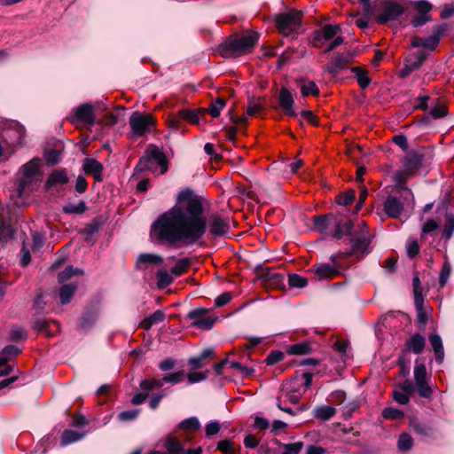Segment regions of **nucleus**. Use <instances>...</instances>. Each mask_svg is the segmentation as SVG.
Segmentation results:
<instances>
[{
  "label": "nucleus",
  "mask_w": 454,
  "mask_h": 454,
  "mask_svg": "<svg viewBox=\"0 0 454 454\" xmlns=\"http://www.w3.org/2000/svg\"><path fill=\"white\" fill-rule=\"evenodd\" d=\"M83 170L87 175H92L98 181H102L103 165L93 158H86L83 160Z\"/></svg>",
  "instance_id": "nucleus-24"
},
{
  "label": "nucleus",
  "mask_w": 454,
  "mask_h": 454,
  "mask_svg": "<svg viewBox=\"0 0 454 454\" xmlns=\"http://www.w3.org/2000/svg\"><path fill=\"white\" fill-rule=\"evenodd\" d=\"M21 353V349L15 345H7L0 351V365L8 363Z\"/></svg>",
  "instance_id": "nucleus-32"
},
{
  "label": "nucleus",
  "mask_w": 454,
  "mask_h": 454,
  "mask_svg": "<svg viewBox=\"0 0 454 454\" xmlns=\"http://www.w3.org/2000/svg\"><path fill=\"white\" fill-rule=\"evenodd\" d=\"M284 353L282 351H271L265 359L268 365H273L284 359Z\"/></svg>",
  "instance_id": "nucleus-62"
},
{
  "label": "nucleus",
  "mask_w": 454,
  "mask_h": 454,
  "mask_svg": "<svg viewBox=\"0 0 454 454\" xmlns=\"http://www.w3.org/2000/svg\"><path fill=\"white\" fill-rule=\"evenodd\" d=\"M21 173L22 175L42 178V173L40 171V160L35 158L23 165L21 168Z\"/></svg>",
  "instance_id": "nucleus-29"
},
{
  "label": "nucleus",
  "mask_w": 454,
  "mask_h": 454,
  "mask_svg": "<svg viewBox=\"0 0 454 454\" xmlns=\"http://www.w3.org/2000/svg\"><path fill=\"white\" fill-rule=\"evenodd\" d=\"M180 427L183 429L194 432V431H197L200 427V423L196 417H191L189 419H184L180 423Z\"/></svg>",
  "instance_id": "nucleus-51"
},
{
  "label": "nucleus",
  "mask_w": 454,
  "mask_h": 454,
  "mask_svg": "<svg viewBox=\"0 0 454 454\" xmlns=\"http://www.w3.org/2000/svg\"><path fill=\"white\" fill-rule=\"evenodd\" d=\"M139 412L140 411L138 409L123 411L118 415V419L121 422L133 421L137 418Z\"/></svg>",
  "instance_id": "nucleus-55"
},
{
  "label": "nucleus",
  "mask_w": 454,
  "mask_h": 454,
  "mask_svg": "<svg viewBox=\"0 0 454 454\" xmlns=\"http://www.w3.org/2000/svg\"><path fill=\"white\" fill-rule=\"evenodd\" d=\"M105 220L103 216L98 215L93 218L83 229V233L87 235H93L98 232L103 226Z\"/></svg>",
  "instance_id": "nucleus-39"
},
{
  "label": "nucleus",
  "mask_w": 454,
  "mask_h": 454,
  "mask_svg": "<svg viewBox=\"0 0 454 454\" xmlns=\"http://www.w3.org/2000/svg\"><path fill=\"white\" fill-rule=\"evenodd\" d=\"M335 412V408L330 405L317 406L313 410L314 417L322 420H328L332 419L334 416Z\"/></svg>",
  "instance_id": "nucleus-33"
},
{
  "label": "nucleus",
  "mask_w": 454,
  "mask_h": 454,
  "mask_svg": "<svg viewBox=\"0 0 454 454\" xmlns=\"http://www.w3.org/2000/svg\"><path fill=\"white\" fill-rule=\"evenodd\" d=\"M288 284L291 287L302 288L308 285V279L301 275L293 273L288 275Z\"/></svg>",
  "instance_id": "nucleus-48"
},
{
  "label": "nucleus",
  "mask_w": 454,
  "mask_h": 454,
  "mask_svg": "<svg viewBox=\"0 0 454 454\" xmlns=\"http://www.w3.org/2000/svg\"><path fill=\"white\" fill-rule=\"evenodd\" d=\"M179 116L183 120H185L192 124H196L200 121V117H199L198 114L190 109L179 111Z\"/></svg>",
  "instance_id": "nucleus-58"
},
{
  "label": "nucleus",
  "mask_w": 454,
  "mask_h": 454,
  "mask_svg": "<svg viewBox=\"0 0 454 454\" xmlns=\"http://www.w3.org/2000/svg\"><path fill=\"white\" fill-rule=\"evenodd\" d=\"M87 209V206L84 201H80L78 204H67L63 207V213L67 215H81Z\"/></svg>",
  "instance_id": "nucleus-41"
},
{
  "label": "nucleus",
  "mask_w": 454,
  "mask_h": 454,
  "mask_svg": "<svg viewBox=\"0 0 454 454\" xmlns=\"http://www.w3.org/2000/svg\"><path fill=\"white\" fill-rule=\"evenodd\" d=\"M233 442L230 440H222L217 444V450L223 454H233Z\"/></svg>",
  "instance_id": "nucleus-64"
},
{
  "label": "nucleus",
  "mask_w": 454,
  "mask_h": 454,
  "mask_svg": "<svg viewBox=\"0 0 454 454\" xmlns=\"http://www.w3.org/2000/svg\"><path fill=\"white\" fill-rule=\"evenodd\" d=\"M411 175L412 173L406 171L405 168H403V170L396 171L394 175V179L397 185L396 192L398 193H403L404 200L411 198V200H413V194L411 191L404 186V184Z\"/></svg>",
  "instance_id": "nucleus-23"
},
{
  "label": "nucleus",
  "mask_w": 454,
  "mask_h": 454,
  "mask_svg": "<svg viewBox=\"0 0 454 454\" xmlns=\"http://www.w3.org/2000/svg\"><path fill=\"white\" fill-rule=\"evenodd\" d=\"M355 192L354 191L350 190L343 193H340L336 197V202L339 205L347 206L352 203L355 200Z\"/></svg>",
  "instance_id": "nucleus-53"
},
{
  "label": "nucleus",
  "mask_w": 454,
  "mask_h": 454,
  "mask_svg": "<svg viewBox=\"0 0 454 454\" xmlns=\"http://www.w3.org/2000/svg\"><path fill=\"white\" fill-rule=\"evenodd\" d=\"M41 181L42 178L22 175L21 178L19 181L17 190L18 196L21 198L24 193H30L37 190L41 184Z\"/></svg>",
  "instance_id": "nucleus-21"
},
{
  "label": "nucleus",
  "mask_w": 454,
  "mask_h": 454,
  "mask_svg": "<svg viewBox=\"0 0 454 454\" xmlns=\"http://www.w3.org/2000/svg\"><path fill=\"white\" fill-rule=\"evenodd\" d=\"M214 350L212 348H205L199 356L190 357L188 364L193 369H200L206 364V360L213 357Z\"/></svg>",
  "instance_id": "nucleus-27"
},
{
  "label": "nucleus",
  "mask_w": 454,
  "mask_h": 454,
  "mask_svg": "<svg viewBox=\"0 0 454 454\" xmlns=\"http://www.w3.org/2000/svg\"><path fill=\"white\" fill-rule=\"evenodd\" d=\"M350 236H353L349 241L351 248L345 253H341V254L363 258L371 252L370 244L372 237L364 222H359L356 229H355V227L352 229V234Z\"/></svg>",
  "instance_id": "nucleus-4"
},
{
  "label": "nucleus",
  "mask_w": 454,
  "mask_h": 454,
  "mask_svg": "<svg viewBox=\"0 0 454 454\" xmlns=\"http://www.w3.org/2000/svg\"><path fill=\"white\" fill-rule=\"evenodd\" d=\"M164 318H165V313L163 311H161V310H156L155 312H153L149 317H145L141 322V326L144 329L148 330L153 325H156V324H159V323L162 322L164 320Z\"/></svg>",
  "instance_id": "nucleus-35"
},
{
  "label": "nucleus",
  "mask_w": 454,
  "mask_h": 454,
  "mask_svg": "<svg viewBox=\"0 0 454 454\" xmlns=\"http://www.w3.org/2000/svg\"><path fill=\"white\" fill-rule=\"evenodd\" d=\"M405 12V8L397 0H379L376 6V20L384 25L397 20Z\"/></svg>",
  "instance_id": "nucleus-7"
},
{
  "label": "nucleus",
  "mask_w": 454,
  "mask_h": 454,
  "mask_svg": "<svg viewBox=\"0 0 454 454\" xmlns=\"http://www.w3.org/2000/svg\"><path fill=\"white\" fill-rule=\"evenodd\" d=\"M192 264V260L188 257L182 258L178 260L175 266L171 269V273L176 276H181L184 273L190 265Z\"/></svg>",
  "instance_id": "nucleus-43"
},
{
  "label": "nucleus",
  "mask_w": 454,
  "mask_h": 454,
  "mask_svg": "<svg viewBox=\"0 0 454 454\" xmlns=\"http://www.w3.org/2000/svg\"><path fill=\"white\" fill-rule=\"evenodd\" d=\"M427 57V55L424 51H418L413 59L406 60L404 67L399 71V77L403 79L408 77L413 71L422 66Z\"/></svg>",
  "instance_id": "nucleus-18"
},
{
  "label": "nucleus",
  "mask_w": 454,
  "mask_h": 454,
  "mask_svg": "<svg viewBox=\"0 0 454 454\" xmlns=\"http://www.w3.org/2000/svg\"><path fill=\"white\" fill-rule=\"evenodd\" d=\"M168 454H184V448L182 444L176 440H169L166 443ZM201 447L196 449H189L185 454H201Z\"/></svg>",
  "instance_id": "nucleus-28"
},
{
  "label": "nucleus",
  "mask_w": 454,
  "mask_h": 454,
  "mask_svg": "<svg viewBox=\"0 0 454 454\" xmlns=\"http://www.w3.org/2000/svg\"><path fill=\"white\" fill-rule=\"evenodd\" d=\"M278 103L283 112L291 117H296L297 114L293 109L294 99L292 93L286 88L282 87L278 92Z\"/></svg>",
  "instance_id": "nucleus-20"
},
{
  "label": "nucleus",
  "mask_w": 454,
  "mask_h": 454,
  "mask_svg": "<svg viewBox=\"0 0 454 454\" xmlns=\"http://www.w3.org/2000/svg\"><path fill=\"white\" fill-rule=\"evenodd\" d=\"M84 436L85 433L66 429L61 434L60 444L61 446H67L82 440Z\"/></svg>",
  "instance_id": "nucleus-31"
},
{
  "label": "nucleus",
  "mask_w": 454,
  "mask_h": 454,
  "mask_svg": "<svg viewBox=\"0 0 454 454\" xmlns=\"http://www.w3.org/2000/svg\"><path fill=\"white\" fill-rule=\"evenodd\" d=\"M69 178L65 168L56 169L49 175L44 184V188L46 191H50L54 187L62 186L67 184Z\"/></svg>",
  "instance_id": "nucleus-22"
},
{
  "label": "nucleus",
  "mask_w": 454,
  "mask_h": 454,
  "mask_svg": "<svg viewBox=\"0 0 454 454\" xmlns=\"http://www.w3.org/2000/svg\"><path fill=\"white\" fill-rule=\"evenodd\" d=\"M301 26V13L291 12L280 14L277 18V27L279 32L284 35L298 34Z\"/></svg>",
  "instance_id": "nucleus-9"
},
{
  "label": "nucleus",
  "mask_w": 454,
  "mask_h": 454,
  "mask_svg": "<svg viewBox=\"0 0 454 454\" xmlns=\"http://www.w3.org/2000/svg\"><path fill=\"white\" fill-rule=\"evenodd\" d=\"M454 233V214L447 212L445 215V223L442 231V238L448 241Z\"/></svg>",
  "instance_id": "nucleus-34"
},
{
  "label": "nucleus",
  "mask_w": 454,
  "mask_h": 454,
  "mask_svg": "<svg viewBox=\"0 0 454 454\" xmlns=\"http://www.w3.org/2000/svg\"><path fill=\"white\" fill-rule=\"evenodd\" d=\"M207 227L213 236H223L230 229L229 219L219 214L207 219L202 198L185 188L178 192L176 204L152 223L150 237L153 242L171 247L200 245Z\"/></svg>",
  "instance_id": "nucleus-1"
},
{
  "label": "nucleus",
  "mask_w": 454,
  "mask_h": 454,
  "mask_svg": "<svg viewBox=\"0 0 454 454\" xmlns=\"http://www.w3.org/2000/svg\"><path fill=\"white\" fill-rule=\"evenodd\" d=\"M25 129L17 122L0 132V160H8L15 152V146L22 142Z\"/></svg>",
  "instance_id": "nucleus-6"
},
{
  "label": "nucleus",
  "mask_w": 454,
  "mask_h": 454,
  "mask_svg": "<svg viewBox=\"0 0 454 454\" xmlns=\"http://www.w3.org/2000/svg\"><path fill=\"white\" fill-rule=\"evenodd\" d=\"M425 346V338L419 333H414L409 339L406 340L404 348L402 350L401 354H404L405 357L408 352H412L414 354L419 355L424 350Z\"/></svg>",
  "instance_id": "nucleus-19"
},
{
  "label": "nucleus",
  "mask_w": 454,
  "mask_h": 454,
  "mask_svg": "<svg viewBox=\"0 0 454 454\" xmlns=\"http://www.w3.org/2000/svg\"><path fill=\"white\" fill-rule=\"evenodd\" d=\"M135 169L137 172L150 170L154 175H163L168 171V162L164 153L157 146L151 145Z\"/></svg>",
  "instance_id": "nucleus-5"
},
{
  "label": "nucleus",
  "mask_w": 454,
  "mask_h": 454,
  "mask_svg": "<svg viewBox=\"0 0 454 454\" xmlns=\"http://www.w3.org/2000/svg\"><path fill=\"white\" fill-rule=\"evenodd\" d=\"M345 268L342 264L317 263L309 270L317 280L332 279L341 274Z\"/></svg>",
  "instance_id": "nucleus-15"
},
{
  "label": "nucleus",
  "mask_w": 454,
  "mask_h": 454,
  "mask_svg": "<svg viewBox=\"0 0 454 454\" xmlns=\"http://www.w3.org/2000/svg\"><path fill=\"white\" fill-rule=\"evenodd\" d=\"M132 137H143L150 132L154 125V119L150 114L134 112L129 120Z\"/></svg>",
  "instance_id": "nucleus-8"
},
{
  "label": "nucleus",
  "mask_w": 454,
  "mask_h": 454,
  "mask_svg": "<svg viewBox=\"0 0 454 454\" xmlns=\"http://www.w3.org/2000/svg\"><path fill=\"white\" fill-rule=\"evenodd\" d=\"M353 58L354 53L351 51L338 52L326 64L325 71L336 76L340 70L346 68L348 65L353 61Z\"/></svg>",
  "instance_id": "nucleus-13"
},
{
  "label": "nucleus",
  "mask_w": 454,
  "mask_h": 454,
  "mask_svg": "<svg viewBox=\"0 0 454 454\" xmlns=\"http://www.w3.org/2000/svg\"><path fill=\"white\" fill-rule=\"evenodd\" d=\"M13 237V230L11 226L6 225L4 222L0 221V244L6 242Z\"/></svg>",
  "instance_id": "nucleus-56"
},
{
  "label": "nucleus",
  "mask_w": 454,
  "mask_h": 454,
  "mask_svg": "<svg viewBox=\"0 0 454 454\" xmlns=\"http://www.w3.org/2000/svg\"><path fill=\"white\" fill-rule=\"evenodd\" d=\"M451 273V264L448 260H445L443 262L442 268L441 270L440 275H439V284L441 287H443L450 276Z\"/></svg>",
  "instance_id": "nucleus-49"
},
{
  "label": "nucleus",
  "mask_w": 454,
  "mask_h": 454,
  "mask_svg": "<svg viewBox=\"0 0 454 454\" xmlns=\"http://www.w3.org/2000/svg\"><path fill=\"white\" fill-rule=\"evenodd\" d=\"M44 160L49 165H55L60 161V155L57 150L51 149L44 153Z\"/></svg>",
  "instance_id": "nucleus-60"
},
{
  "label": "nucleus",
  "mask_w": 454,
  "mask_h": 454,
  "mask_svg": "<svg viewBox=\"0 0 454 454\" xmlns=\"http://www.w3.org/2000/svg\"><path fill=\"white\" fill-rule=\"evenodd\" d=\"M406 253L410 258H414L419 253V246L417 240H409L406 245Z\"/></svg>",
  "instance_id": "nucleus-63"
},
{
  "label": "nucleus",
  "mask_w": 454,
  "mask_h": 454,
  "mask_svg": "<svg viewBox=\"0 0 454 454\" xmlns=\"http://www.w3.org/2000/svg\"><path fill=\"white\" fill-rule=\"evenodd\" d=\"M423 155L418 152L411 151L408 152L403 159V168L408 172L413 173V171L419 168L422 163Z\"/></svg>",
  "instance_id": "nucleus-25"
},
{
  "label": "nucleus",
  "mask_w": 454,
  "mask_h": 454,
  "mask_svg": "<svg viewBox=\"0 0 454 454\" xmlns=\"http://www.w3.org/2000/svg\"><path fill=\"white\" fill-rule=\"evenodd\" d=\"M224 106H225V100H223L222 98H217L209 106L208 112H209L210 115L213 118L218 117L220 115L221 110L224 107Z\"/></svg>",
  "instance_id": "nucleus-57"
},
{
  "label": "nucleus",
  "mask_w": 454,
  "mask_h": 454,
  "mask_svg": "<svg viewBox=\"0 0 454 454\" xmlns=\"http://www.w3.org/2000/svg\"><path fill=\"white\" fill-rule=\"evenodd\" d=\"M68 119L73 124L82 123L92 127L96 121L94 108L90 104H82L73 110Z\"/></svg>",
  "instance_id": "nucleus-11"
},
{
  "label": "nucleus",
  "mask_w": 454,
  "mask_h": 454,
  "mask_svg": "<svg viewBox=\"0 0 454 454\" xmlns=\"http://www.w3.org/2000/svg\"><path fill=\"white\" fill-rule=\"evenodd\" d=\"M164 380L162 379H151V380H143L140 381L139 387L141 390H146L151 392L154 388H160L164 385Z\"/></svg>",
  "instance_id": "nucleus-42"
},
{
  "label": "nucleus",
  "mask_w": 454,
  "mask_h": 454,
  "mask_svg": "<svg viewBox=\"0 0 454 454\" xmlns=\"http://www.w3.org/2000/svg\"><path fill=\"white\" fill-rule=\"evenodd\" d=\"M311 352L310 344L307 341H301L290 345L287 353L290 355H306Z\"/></svg>",
  "instance_id": "nucleus-38"
},
{
  "label": "nucleus",
  "mask_w": 454,
  "mask_h": 454,
  "mask_svg": "<svg viewBox=\"0 0 454 454\" xmlns=\"http://www.w3.org/2000/svg\"><path fill=\"white\" fill-rule=\"evenodd\" d=\"M50 320L44 317L36 318L33 323V329L44 333L47 336H50L51 333L48 331V327L50 326Z\"/></svg>",
  "instance_id": "nucleus-50"
},
{
  "label": "nucleus",
  "mask_w": 454,
  "mask_h": 454,
  "mask_svg": "<svg viewBox=\"0 0 454 454\" xmlns=\"http://www.w3.org/2000/svg\"><path fill=\"white\" fill-rule=\"evenodd\" d=\"M259 36L256 32H247L241 36L231 35L219 46L218 51L225 59L247 54L252 51Z\"/></svg>",
  "instance_id": "nucleus-3"
},
{
  "label": "nucleus",
  "mask_w": 454,
  "mask_h": 454,
  "mask_svg": "<svg viewBox=\"0 0 454 454\" xmlns=\"http://www.w3.org/2000/svg\"><path fill=\"white\" fill-rule=\"evenodd\" d=\"M351 72L355 74L357 82L362 89H365L371 83V78L369 77L368 72L358 67H352Z\"/></svg>",
  "instance_id": "nucleus-36"
},
{
  "label": "nucleus",
  "mask_w": 454,
  "mask_h": 454,
  "mask_svg": "<svg viewBox=\"0 0 454 454\" xmlns=\"http://www.w3.org/2000/svg\"><path fill=\"white\" fill-rule=\"evenodd\" d=\"M98 318V312L96 310H88L83 313L80 319L79 325L83 330L90 329Z\"/></svg>",
  "instance_id": "nucleus-37"
},
{
  "label": "nucleus",
  "mask_w": 454,
  "mask_h": 454,
  "mask_svg": "<svg viewBox=\"0 0 454 454\" xmlns=\"http://www.w3.org/2000/svg\"><path fill=\"white\" fill-rule=\"evenodd\" d=\"M163 262V258L155 254L145 253L138 255L137 260V267L140 270H145V264L160 265Z\"/></svg>",
  "instance_id": "nucleus-26"
},
{
  "label": "nucleus",
  "mask_w": 454,
  "mask_h": 454,
  "mask_svg": "<svg viewBox=\"0 0 454 454\" xmlns=\"http://www.w3.org/2000/svg\"><path fill=\"white\" fill-rule=\"evenodd\" d=\"M285 396L288 402L296 404L301 398V393L294 387L290 386L289 388L285 390Z\"/></svg>",
  "instance_id": "nucleus-54"
},
{
  "label": "nucleus",
  "mask_w": 454,
  "mask_h": 454,
  "mask_svg": "<svg viewBox=\"0 0 454 454\" xmlns=\"http://www.w3.org/2000/svg\"><path fill=\"white\" fill-rule=\"evenodd\" d=\"M77 287L78 286L75 283L63 285L59 290L60 302L64 305L69 303L73 295L76 292Z\"/></svg>",
  "instance_id": "nucleus-30"
},
{
  "label": "nucleus",
  "mask_w": 454,
  "mask_h": 454,
  "mask_svg": "<svg viewBox=\"0 0 454 454\" xmlns=\"http://www.w3.org/2000/svg\"><path fill=\"white\" fill-rule=\"evenodd\" d=\"M427 368L424 364H418L414 367V380L417 385L418 394L424 398L432 395V389L427 382Z\"/></svg>",
  "instance_id": "nucleus-16"
},
{
  "label": "nucleus",
  "mask_w": 454,
  "mask_h": 454,
  "mask_svg": "<svg viewBox=\"0 0 454 454\" xmlns=\"http://www.w3.org/2000/svg\"><path fill=\"white\" fill-rule=\"evenodd\" d=\"M303 83L301 86V92L303 97H307L309 95L318 96L319 89L313 81L305 82L301 80Z\"/></svg>",
  "instance_id": "nucleus-44"
},
{
  "label": "nucleus",
  "mask_w": 454,
  "mask_h": 454,
  "mask_svg": "<svg viewBox=\"0 0 454 454\" xmlns=\"http://www.w3.org/2000/svg\"><path fill=\"white\" fill-rule=\"evenodd\" d=\"M27 338V333L21 326H13L10 331L9 339L12 341L26 340Z\"/></svg>",
  "instance_id": "nucleus-52"
},
{
  "label": "nucleus",
  "mask_w": 454,
  "mask_h": 454,
  "mask_svg": "<svg viewBox=\"0 0 454 454\" xmlns=\"http://www.w3.org/2000/svg\"><path fill=\"white\" fill-rule=\"evenodd\" d=\"M445 27L444 26H437L434 28L433 35L427 36V37H419L416 38L412 45L415 47H423L428 50H434L436 46L438 45L441 37L445 33Z\"/></svg>",
  "instance_id": "nucleus-17"
},
{
  "label": "nucleus",
  "mask_w": 454,
  "mask_h": 454,
  "mask_svg": "<svg viewBox=\"0 0 454 454\" xmlns=\"http://www.w3.org/2000/svg\"><path fill=\"white\" fill-rule=\"evenodd\" d=\"M315 229L324 236H331L340 239L344 235H351L354 223L333 214L317 215L313 216Z\"/></svg>",
  "instance_id": "nucleus-2"
},
{
  "label": "nucleus",
  "mask_w": 454,
  "mask_h": 454,
  "mask_svg": "<svg viewBox=\"0 0 454 454\" xmlns=\"http://www.w3.org/2000/svg\"><path fill=\"white\" fill-rule=\"evenodd\" d=\"M229 364L231 368L239 371L243 377L250 376L254 372V370L253 368L244 366L239 362L231 361Z\"/></svg>",
  "instance_id": "nucleus-61"
},
{
  "label": "nucleus",
  "mask_w": 454,
  "mask_h": 454,
  "mask_svg": "<svg viewBox=\"0 0 454 454\" xmlns=\"http://www.w3.org/2000/svg\"><path fill=\"white\" fill-rule=\"evenodd\" d=\"M173 282L172 276L168 270L161 269L157 272V284L160 288H165Z\"/></svg>",
  "instance_id": "nucleus-47"
},
{
  "label": "nucleus",
  "mask_w": 454,
  "mask_h": 454,
  "mask_svg": "<svg viewBox=\"0 0 454 454\" xmlns=\"http://www.w3.org/2000/svg\"><path fill=\"white\" fill-rule=\"evenodd\" d=\"M187 317L193 321L194 326L203 330H210L216 321V317L209 315V311L203 308L191 310Z\"/></svg>",
  "instance_id": "nucleus-14"
},
{
  "label": "nucleus",
  "mask_w": 454,
  "mask_h": 454,
  "mask_svg": "<svg viewBox=\"0 0 454 454\" xmlns=\"http://www.w3.org/2000/svg\"><path fill=\"white\" fill-rule=\"evenodd\" d=\"M340 32L341 28L339 24H326L312 33L309 43L313 47L320 48L325 42L332 40Z\"/></svg>",
  "instance_id": "nucleus-10"
},
{
  "label": "nucleus",
  "mask_w": 454,
  "mask_h": 454,
  "mask_svg": "<svg viewBox=\"0 0 454 454\" xmlns=\"http://www.w3.org/2000/svg\"><path fill=\"white\" fill-rule=\"evenodd\" d=\"M82 270L79 268H74L73 266H67L63 271L59 273L58 278L59 283L70 279L74 275H82Z\"/></svg>",
  "instance_id": "nucleus-46"
},
{
  "label": "nucleus",
  "mask_w": 454,
  "mask_h": 454,
  "mask_svg": "<svg viewBox=\"0 0 454 454\" xmlns=\"http://www.w3.org/2000/svg\"><path fill=\"white\" fill-rule=\"evenodd\" d=\"M399 194L400 198L389 195L384 201L383 209L386 215L390 218H398L403 210L404 204L409 205L413 202L411 198L404 200L403 193Z\"/></svg>",
  "instance_id": "nucleus-12"
},
{
  "label": "nucleus",
  "mask_w": 454,
  "mask_h": 454,
  "mask_svg": "<svg viewBox=\"0 0 454 454\" xmlns=\"http://www.w3.org/2000/svg\"><path fill=\"white\" fill-rule=\"evenodd\" d=\"M413 445V439L412 437L407 434L403 433L399 435L398 441H397V448L400 452H406L411 449Z\"/></svg>",
  "instance_id": "nucleus-40"
},
{
  "label": "nucleus",
  "mask_w": 454,
  "mask_h": 454,
  "mask_svg": "<svg viewBox=\"0 0 454 454\" xmlns=\"http://www.w3.org/2000/svg\"><path fill=\"white\" fill-rule=\"evenodd\" d=\"M184 375L182 371L168 373L163 376V380L165 383H170L172 385L178 384L184 380Z\"/></svg>",
  "instance_id": "nucleus-59"
},
{
  "label": "nucleus",
  "mask_w": 454,
  "mask_h": 454,
  "mask_svg": "<svg viewBox=\"0 0 454 454\" xmlns=\"http://www.w3.org/2000/svg\"><path fill=\"white\" fill-rule=\"evenodd\" d=\"M302 447V442L279 443V448L282 449V452L280 454H298L301 450Z\"/></svg>",
  "instance_id": "nucleus-45"
}]
</instances>
